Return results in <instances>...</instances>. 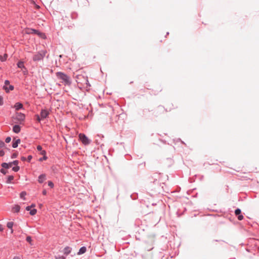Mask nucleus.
I'll return each instance as SVG.
<instances>
[{"label":"nucleus","instance_id":"32","mask_svg":"<svg viewBox=\"0 0 259 259\" xmlns=\"http://www.w3.org/2000/svg\"><path fill=\"white\" fill-rule=\"evenodd\" d=\"M56 259H65V257L63 256H58L56 257Z\"/></svg>","mask_w":259,"mask_h":259},{"label":"nucleus","instance_id":"13","mask_svg":"<svg viewBox=\"0 0 259 259\" xmlns=\"http://www.w3.org/2000/svg\"><path fill=\"white\" fill-rule=\"evenodd\" d=\"M22 107H23L22 104L19 102L16 103L14 105V108H15V109L16 110H18L21 109Z\"/></svg>","mask_w":259,"mask_h":259},{"label":"nucleus","instance_id":"2","mask_svg":"<svg viewBox=\"0 0 259 259\" xmlns=\"http://www.w3.org/2000/svg\"><path fill=\"white\" fill-rule=\"evenodd\" d=\"M50 114V112L47 109H44L41 110L40 115H36V120L40 122L41 120L46 119Z\"/></svg>","mask_w":259,"mask_h":259},{"label":"nucleus","instance_id":"16","mask_svg":"<svg viewBox=\"0 0 259 259\" xmlns=\"http://www.w3.org/2000/svg\"><path fill=\"white\" fill-rule=\"evenodd\" d=\"M20 207L18 205H15L12 208L13 211L15 212H18L20 211Z\"/></svg>","mask_w":259,"mask_h":259},{"label":"nucleus","instance_id":"27","mask_svg":"<svg viewBox=\"0 0 259 259\" xmlns=\"http://www.w3.org/2000/svg\"><path fill=\"white\" fill-rule=\"evenodd\" d=\"M26 241L31 244V242L32 241L31 238L30 236H27L26 237Z\"/></svg>","mask_w":259,"mask_h":259},{"label":"nucleus","instance_id":"43","mask_svg":"<svg viewBox=\"0 0 259 259\" xmlns=\"http://www.w3.org/2000/svg\"><path fill=\"white\" fill-rule=\"evenodd\" d=\"M16 157H17L16 154H13L12 156V158H16Z\"/></svg>","mask_w":259,"mask_h":259},{"label":"nucleus","instance_id":"19","mask_svg":"<svg viewBox=\"0 0 259 259\" xmlns=\"http://www.w3.org/2000/svg\"><path fill=\"white\" fill-rule=\"evenodd\" d=\"M8 58V55L7 54H5L4 56L0 55V60L2 62L5 61Z\"/></svg>","mask_w":259,"mask_h":259},{"label":"nucleus","instance_id":"18","mask_svg":"<svg viewBox=\"0 0 259 259\" xmlns=\"http://www.w3.org/2000/svg\"><path fill=\"white\" fill-rule=\"evenodd\" d=\"M87 249H86V247H81L78 252V254H82L83 253H84L85 251H86Z\"/></svg>","mask_w":259,"mask_h":259},{"label":"nucleus","instance_id":"42","mask_svg":"<svg viewBox=\"0 0 259 259\" xmlns=\"http://www.w3.org/2000/svg\"><path fill=\"white\" fill-rule=\"evenodd\" d=\"M4 230V228L2 225H0V231H3Z\"/></svg>","mask_w":259,"mask_h":259},{"label":"nucleus","instance_id":"33","mask_svg":"<svg viewBox=\"0 0 259 259\" xmlns=\"http://www.w3.org/2000/svg\"><path fill=\"white\" fill-rule=\"evenodd\" d=\"M37 150L39 151H41V150H42L41 146L40 145H38L37 146Z\"/></svg>","mask_w":259,"mask_h":259},{"label":"nucleus","instance_id":"40","mask_svg":"<svg viewBox=\"0 0 259 259\" xmlns=\"http://www.w3.org/2000/svg\"><path fill=\"white\" fill-rule=\"evenodd\" d=\"M42 193L44 195H46L47 193V191L46 190H44Z\"/></svg>","mask_w":259,"mask_h":259},{"label":"nucleus","instance_id":"37","mask_svg":"<svg viewBox=\"0 0 259 259\" xmlns=\"http://www.w3.org/2000/svg\"><path fill=\"white\" fill-rule=\"evenodd\" d=\"M9 83H10V82H9V80H5V86H7L8 84H9Z\"/></svg>","mask_w":259,"mask_h":259},{"label":"nucleus","instance_id":"3","mask_svg":"<svg viewBox=\"0 0 259 259\" xmlns=\"http://www.w3.org/2000/svg\"><path fill=\"white\" fill-rule=\"evenodd\" d=\"M46 54V51L42 50L37 52L33 57L34 61H38L43 59Z\"/></svg>","mask_w":259,"mask_h":259},{"label":"nucleus","instance_id":"12","mask_svg":"<svg viewBox=\"0 0 259 259\" xmlns=\"http://www.w3.org/2000/svg\"><path fill=\"white\" fill-rule=\"evenodd\" d=\"M13 131L15 133H18L20 131V127L18 125H15L13 126Z\"/></svg>","mask_w":259,"mask_h":259},{"label":"nucleus","instance_id":"14","mask_svg":"<svg viewBox=\"0 0 259 259\" xmlns=\"http://www.w3.org/2000/svg\"><path fill=\"white\" fill-rule=\"evenodd\" d=\"M17 65V67L18 68H21V69L24 68V69H25V67L24 65V62L23 61H19Z\"/></svg>","mask_w":259,"mask_h":259},{"label":"nucleus","instance_id":"10","mask_svg":"<svg viewBox=\"0 0 259 259\" xmlns=\"http://www.w3.org/2000/svg\"><path fill=\"white\" fill-rule=\"evenodd\" d=\"M2 166L3 167H4L5 168H9L12 167L13 166L11 162L3 163H2Z\"/></svg>","mask_w":259,"mask_h":259},{"label":"nucleus","instance_id":"44","mask_svg":"<svg viewBox=\"0 0 259 259\" xmlns=\"http://www.w3.org/2000/svg\"><path fill=\"white\" fill-rule=\"evenodd\" d=\"M31 206V207H34L35 205L34 204H32Z\"/></svg>","mask_w":259,"mask_h":259},{"label":"nucleus","instance_id":"20","mask_svg":"<svg viewBox=\"0 0 259 259\" xmlns=\"http://www.w3.org/2000/svg\"><path fill=\"white\" fill-rule=\"evenodd\" d=\"M26 195V193L24 191L22 192L20 194V197L23 200H25V196Z\"/></svg>","mask_w":259,"mask_h":259},{"label":"nucleus","instance_id":"34","mask_svg":"<svg viewBox=\"0 0 259 259\" xmlns=\"http://www.w3.org/2000/svg\"><path fill=\"white\" fill-rule=\"evenodd\" d=\"M5 146V143L0 140V148L3 147Z\"/></svg>","mask_w":259,"mask_h":259},{"label":"nucleus","instance_id":"26","mask_svg":"<svg viewBox=\"0 0 259 259\" xmlns=\"http://www.w3.org/2000/svg\"><path fill=\"white\" fill-rule=\"evenodd\" d=\"M13 170L14 171H18L19 170V167L18 166H16L13 167Z\"/></svg>","mask_w":259,"mask_h":259},{"label":"nucleus","instance_id":"6","mask_svg":"<svg viewBox=\"0 0 259 259\" xmlns=\"http://www.w3.org/2000/svg\"><path fill=\"white\" fill-rule=\"evenodd\" d=\"M46 180V175L41 174L38 177V182L39 183H42Z\"/></svg>","mask_w":259,"mask_h":259},{"label":"nucleus","instance_id":"4","mask_svg":"<svg viewBox=\"0 0 259 259\" xmlns=\"http://www.w3.org/2000/svg\"><path fill=\"white\" fill-rule=\"evenodd\" d=\"M78 137L80 141L84 145H88L91 142V140H90L84 134H79Z\"/></svg>","mask_w":259,"mask_h":259},{"label":"nucleus","instance_id":"29","mask_svg":"<svg viewBox=\"0 0 259 259\" xmlns=\"http://www.w3.org/2000/svg\"><path fill=\"white\" fill-rule=\"evenodd\" d=\"M11 140V138L10 137H7V138L6 139V140H5V142H6V143H10V142Z\"/></svg>","mask_w":259,"mask_h":259},{"label":"nucleus","instance_id":"9","mask_svg":"<svg viewBox=\"0 0 259 259\" xmlns=\"http://www.w3.org/2000/svg\"><path fill=\"white\" fill-rule=\"evenodd\" d=\"M32 31L34 33H36V34H37L38 35H39L42 38H46V35L44 33H41L40 32H38L37 30H35V29H32Z\"/></svg>","mask_w":259,"mask_h":259},{"label":"nucleus","instance_id":"41","mask_svg":"<svg viewBox=\"0 0 259 259\" xmlns=\"http://www.w3.org/2000/svg\"><path fill=\"white\" fill-rule=\"evenodd\" d=\"M13 259H21V257L19 256H14Z\"/></svg>","mask_w":259,"mask_h":259},{"label":"nucleus","instance_id":"45","mask_svg":"<svg viewBox=\"0 0 259 259\" xmlns=\"http://www.w3.org/2000/svg\"><path fill=\"white\" fill-rule=\"evenodd\" d=\"M1 171H2V172H3V170L1 169Z\"/></svg>","mask_w":259,"mask_h":259},{"label":"nucleus","instance_id":"25","mask_svg":"<svg viewBox=\"0 0 259 259\" xmlns=\"http://www.w3.org/2000/svg\"><path fill=\"white\" fill-rule=\"evenodd\" d=\"M48 185L51 188H53L54 186V185L52 181H49L48 182Z\"/></svg>","mask_w":259,"mask_h":259},{"label":"nucleus","instance_id":"24","mask_svg":"<svg viewBox=\"0 0 259 259\" xmlns=\"http://www.w3.org/2000/svg\"><path fill=\"white\" fill-rule=\"evenodd\" d=\"M47 159H48L47 156L46 155H45V156H43V157H42L40 158L39 159V161H43V160H47Z\"/></svg>","mask_w":259,"mask_h":259},{"label":"nucleus","instance_id":"5","mask_svg":"<svg viewBox=\"0 0 259 259\" xmlns=\"http://www.w3.org/2000/svg\"><path fill=\"white\" fill-rule=\"evenodd\" d=\"M16 118L19 121H23L25 118V115L21 113H17Z\"/></svg>","mask_w":259,"mask_h":259},{"label":"nucleus","instance_id":"35","mask_svg":"<svg viewBox=\"0 0 259 259\" xmlns=\"http://www.w3.org/2000/svg\"><path fill=\"white\" fill-rule=\"evenodd\" d=\"M238 215V219L239 220H242L243 219V216L242 215L239 214Z\"/></svg>","mask_w":259,"mask_h":259},{"label":"nucleus","instance_id":"1","mask_svg":"<svg viewBox=\"0 0 259 259\" xmlns=\"http://www.w3.org/2000/svg\"><path fill=\"white\" fill-rule=\"evenodd\" d=\"M56 74L57 77L61 80L64 84L70 85L71 84L70 78L67 75L61 72H58Z\"/></svg>","mask_w":259,"mask_h":259},{"label":"nucleus","instance_id":"23","mask_svg":"<svg viewBox=\"0 0 259 259\" xmlns=\"http://www.w3.org/2000/svg\"><path fill=\"white\" fill-rule=\"evenodd\" d=\"M235 213L236 215H239L241 213V210L239 208H237L235 211Z\"/></svg>","mask_w":259,"mask_h":259},{"label":"nucleus","instance_id":"36","mask_svg":"<svg viewBox=\"0 0 259 259\" xmlns=\"http://www.w3.org/2000/svg\"><path fill=\"white\" fill-rule=\"evenodd\" d=\"M5 153L3 150H0V156H3L4 155Z\"/></svg>","mask_w":259,"mask_h":259},{"label":"nucleus","instance_id":"38","mask_svg":"<svg viewBox=\"0 0 259 259\" xmlns=\"http://www.w3.org/2000/svg\"><path fill=\"white\" fill-rule=\"evenodd\" d=\"M32 158V156H31V155H29V156H28V158H27L28 161L29 162V161H30V160H31Z\"/></svg>","mask_w":259,"mask_h":259},{"label":"nucleus","instance_id":"21","mask_svg":"<svg viewBox=\"0 0 259 259\" xmlns=\"http://www.w3.org/2000/svg\"><path fill=\"white\" fill-rule=\"evenodd\" d=\"M14 180V177L13 176H9L8 177L7 182L8 183H11V182Z\"/></svg>","mask_w":259,"mask_h":259},{"label":"nucleus","instance_id":"28","mask_svg":"<svg viewBox=\"0 0 259 259\" xmlns=\"http://www.w3.org/2000/svg\"><path fill=\"white\" fill-rule=\"evenodd\" d=\"M11 163H12V166L13 165L17 166V165L18 164V160H15L13 162H12Z\"/></svg>","mask_w":259,"mask_h":259},{"label":"nucleus","instance_id":"15","mask_svg":"<svg viewBox=\"0 0 259 259\" xmlns=\"http://www.w3.org/2000/svg\"><path fill=\"white\" fill-rule=\"evenodd\" d=\"M4 88L6 92H9L10 91H12L14 90V87L12 85H9V87H7V86H4Z\"/></svg>","mask_w":259,"mask_h":259},{"label":"nucleus","instance_id":"8","mask_svg":"<svg viewBox=\"0 0 259 259\" xmlns=\"http://www.w3.org/2000/svg\"><path fill=\"white\" fill-rule=\"evenodd\" d=\"M32 31L34 33H36V34H37L38 35H39L42 38H46V35L44 33H41L40 32H38L37 30H35V29H32Z\"/></svg>","mask_w":259,"mask_h":259},{"label":"nucleus","instance_id":"30","mask_svg":"<svg viewBox=\"0 0 259 259\" xmlns=\"http://www.w3.org/2000/svg\"><path fill=\"white\" fill-rule=\"evenodd\" d=\"M40 154L42 155H43L44 156H45V155H46V151L45 150H41V151H40Z\"/></svg>","mask_w":259,"mask_h":259},{"label":"nucleus","instance_id":"11","mask_svg":"<svg viewBox=\"0 0 259 259\" xmlns=\"http://www.w3.org/2000/svg\"><path fill=\"white\" fill-rule=\"evenodd\" d=\"M71 248L69 246H67L64 249V253L66 255H68L71 252Z\"/></svg>","mask_w":259,"mask_h":259},{"label":"nucleus","instance_id":"7","mask_svg":"<svg viewBox=\"0 0 259 259\" xmlns=\"http://www.w3.org/2000/svg\"><path fill=\"white\" fill-rule=\"evenodd\" d=\"M20 143V140L19 139H14V141L13 142L12 147L14 148H16L18 147V144Z\"/></svg>","mask_w":259,"mask_h":259},{"label":"nucleus","instance_id":"39","mask_svg":"<svg viewBox=\"0 0 259 259\" xmlns=\"http://www.w3.org/2000/svg\"><path fill=\"white\" fill-rule=\"evenodd\" d=\"M31 206H28L26 207V210L29 211L31 210Z\"/></svg>","mask_w":259,"mask_h":259},{"label":"nucleus","instance_id":"31","mask_svg":"<svg viewBox=\"0 0 259 259\" xmlns=\"http://www.w3.org/2000/svg\"><path fill=\"white\" fill-rule=\"evenodd\" d=\"M3 104V98L1 96H0V106L2 105Z\"/></svg>","mask_w":259,"mask_h":259},{"label":"nucleus","instance_id":"22","mask_svg":"<svg viewBox=\"0 0 259 259\" xmlns=\"http://www.w3.org/2000/svg\"><path fill=\"white\" fill-rule=\"evenodd\" d=\"M36 212H37V210L36 209H33L30 210V214L31 215H33L36 214Z\"/></svg>","mask_w":259,"mask_h":259},{"label":"nucleus","instance_id":"17","mask_svg":"<svg viewBox=\"0 0 259 259\" xmlns=\"http://www.w3.org/2000/svg\"><path fill=\"white\" fill-rule=\"evenodd\" d=\"M13 226V223L12 222H9L7 223V226L8 228L11 229V233L13 232V230L12 229Z\"/></svg>","mask_w":259,"mask_h":259}]
</instances>
